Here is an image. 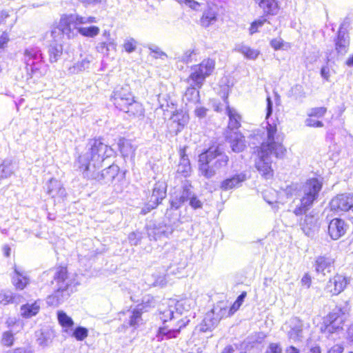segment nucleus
I'll use <instances>...</instances> for the list:
<instances>
[{
    "mask_svg": "<svg viewBox=\"0 0 353 353\" xmlns=\"http://www.w3.org/2000/svg\"><path fill=\"white\" fill-rule=\"evenodd\" d=\"M192 171L190 161H179L176 173L183 177L190 176Z\"/></svg>",
    "mask_w": 353,
    "mask_h": 353,
    "instance_id": "nucleus-29",
    "label": "nucleus"
},
{
    "mask_svg": "<svg viewBox=\"0 0 353 353\" xmlns=\"http://www.w3.org/2000/svg\"><path fill=\"white\" fill-rule=\"evenodd\" d=\"M310 353H321L320 347L314 346L310 347Z\"/></svg>",
    "mask_w": 353,
    "mask_h": 353,
    "instance_id": "nucleus-62",
    "label": "nucleus"
},
{
    "mask_svg": "<svg viewBox=\"0 0 353 353\" xmlns=\"http://www.w3.org/2000/svg\"><path fill=\"white\" fill-rule=\"evenodd\" d=\"M241 305L236 301H234L231 307L228 309L227 307H217L221 312V318H227L234 314L239 308Z\"/></svg>",
    "mask_w": 353,
    "mask_h": 353,
    "instance_id": "nucleus-30",
    "label": "nucleus"
},
{
    "mask_svg": "<svg viewBox=\"0 0 353 353\" xmlns=\"http://www.w3.org/2000/svg\"><path fill=\"white\" fill-rule=\"evenodd\" d=\"M72 336L77 341H83L88 336V330L84 327H77L73 331Z\"/></svg>",
    "mask_w": 353,
    "mask_h": 353,
    "instance_id": "nucleus-36",
    "label": "nucleus"
},
{
    "mask_svg": "<svg viewBox=\"0 0 353 353\" xmlns=\"http://www.w3.org/2000/svg\"><path fill=\"white\" fill-rule=\"evenodd\" d=\"M248 177L245 172L236 173L230 177L223 179L219 185L221 191L226 192L232 189L238 188L247 180Z\"/></svg>",
    "mask_w": 353,
    "mask_h": 353,
    "instance_id": "nucleus-14",
    "label": "nucleus"
},
{
    "mask_svg": "<svg viewBox=\"0 0 353 353\" xmlns=\"http://www.w3.org/2000/svg\"><path fill=\"white\" fill-rule=\"evenodd\" d=\"M99 28L97 26H90V27H80L78 28L79 33L87 37H94L99 34Z\"/></svg>",
    "mask_w": 353,
    "mask_h": 353,
    "instance_id": "nucleus-32",
    "label": "nucleus"
},
{
    "mask_svg": "<svg viewBox=\"0 0 353 353\" xmlns=\"http://www.w3.org/2000/svg\"><path fill=\"white\" fill-rule=\"evenodd\" d=\"M189 121V115L183 110H176L170 117L169 127L175 134L181 132Z\"/></svg>",
    "mask_w": 353,
    "mask_h": 353,
    "instance_id": "nucleus-11",
    "label": "nucleus"
},
{
    "mask_svg": "<svg viewBox=\"0 0 353 353\" xmlns=\"http://www.w3.org/2000/svg\"><path fill=\"white\" fill-rule=\"evenodd\" d=\"M63 54V46L61 44H56L50 47L49 50V59L50 62H55Z\"/></svg>",
    "mask_w": 353,
    "mask_h": 353,
    "instance_id": "nucleus-33",
    "label": "nucleus"
},
{
    "mask_svg": "<svg viewBox=\"0 0 353 353\" xmlns=\"http://www.w3.org/2000/svg\"><path fill=\"white\" fill-rule=\"evenodd\" d=\"M265 353H283V347L279 343H270Z\"/></svg>",
    "mask_w": 353,
    "mask_h": 353,
    "instance_id": "nucleus-40",
    "label": "nucleus"
},
{
    "mask_svg": "<svg viewBox=\"0 0 353 353\" xmlns=\"http://www.w3.org/2000/svg\"><path fill=\"white\" fill-rule=\"evenodd\" d=\"M3 253L6 257H9L11 254V248L9 245H6L3 247Z\"/></svg>",
    "mask_w": 353,
    "mask_h": 353,
    "instance_id": "nucleus-59",
    "label": "nucleus"
},
{
    "mask_svg": "<svg viewBox=\"0 0 353 353\" xmlns=\"http://www.w3.org/2000/svg\"><path fill=\"white\" fill-rule=\"evenodd\" d=\"M166 185L160 182L156 183L152 188V193L148 197V201L141 210V214H146L152 210L157 208L166 197Z\"/></svg>",
    "mask_w": 353,
    "mask_h": 353,
    "instance_id": "nucleus-8",
    "label": "nucleus"
},
{
    "mask_svg": "<svg viewBox=\"0 0 353 353\" xmlns=\"http://www.w3.org/2000/svg\"><path fill=\"white\" fill-rule=\"evenodd\" d=\"M8 17V13L6 11H1L0 12V23L2 22V21L7 18Z\"/></svg>",
    "mask_w": 353,
    "mask_h": 353,
    "instance_id": "nucleus-64",
    "label": "nucleus"
},
{
    "mask_svg": "<svg viewBox=\"0 0 353 353\" xmlns=\"http://www.w3.org/2000/svg\"><path fill=\"white\" fill-rule=\"evenodd\" d=\"M347 284L346 277L337 274L330 279L328 288L334 294H339L341 292Z\"/></svg>",
    "mask_w": 353,
    "mask_h": 353,
    "instance_id": "nucleus-17",
    "label": "nucleus"
},
{
    "mask_svg": "<svg viewBox=\"0 0 353 353\" xmlns=\"http://www.w3.org/2000/svg\"><path fill=\"white\" fill-rule=\"evenodd\" d=\"M234 137L229 134L227 139L230 143L232 150L235 152H239L245 148L244 136L239 132H234Z\"/></svg>",
    "mask_w": 353,
    "mask_h": 353,
    "instance_id": "nucleus-23",
    "label": "nucleus"
},
{
    "mask_svg": "<svg viewBox=\"0 0 353 353\" xmlns=\"http://www.w3.org/2000/svg\"><path fill=\"white\" fill-rule=\"evenodd\" d=\"M310 225H312L313 221L314 220L315 223L314 225V229H318L321 223V221L319 219H314V216L310 214ZM312 230V228L310 227V230Z\"/></svg>",
    "mask_w": 353,
    "mask_h": 353,
    "instance_id": "nucleus-57",
    "label": "nucleus"
},
{
    "mask_svg": "<svg viewBox=\"0 0 353 353\" xmlns=\"http://www.w3.org/2000/svg\"><path fill=\"white\" fill-rule=\"evenodd\" d=\"M196 55V52L194 50H189L184 52L180 58V61L185 64H188L194 61H196L194 57Z\"/></svg>",
    "mask_w": 353,
    "mask_h": 353,
    "instance_id": "nucleus-37",
    "label": "nucleus"
},
{
    "mask_svg": "<svg viewBox=\"0 0 353 353\" xmlns=\"http://www.w3.org/2000/svg\"><path fill=\"white\" fill-rule=\"evenodd\" d=\"M88 145V152L79 154L77 158L78 169L82 173L101 168L103 162L114 153L112 147L105 143L101 137L90 139Z\"/></svg>",
    "mask_w": 353,
    "mask_h": 353,
    "instance_id": "nucleus-2",
    "label": "nucleus"
},
{
    "mask_svg": "<svg viewBox=\"0 0 353 353\" xmlns=\"http://www.w3.org/2000/svg\"><path fill=\"white\" fill-rule=\"evenodd\" d=\"M266 22L267 19L264 17L254 20L249 27V34L252 35L259 32V28H261Z\"/></svg>",
    "mask_w": 353,
    "mask_h": 353,
    "instance_id": "nucleus-34",
    "label": "nucleus"
},
{
    "mask_svg": "<svg viewBox=\"0 0 353 353\" xmlns=\"http://www.w3.org/2000/svg\"><path fill=\"white\" fill-rule=\"evenodd\" d=\"M228 97H229V93L227 92H225L223 96L222 97V99L224 101V103H225V107L228 106V105H229V100H228Z\"/></svg>",
    "mask_w": 353,
    "mask_h": 353,
    "instance_id": "nucleus-61",
    "label": "nucleus"
},
{
    "mask_svg": "<svg viewBox=\"0 0 353 353\" xmlns=\"http://www.w3.org/2000/svg\"><path fill=\"white\" fill-rule=\"evenodd\" d=\"M74 25H80L86 23L85 19L81 16L73 17Z\"/></svg>",
    "mask_w": 353,
    "mask_h": 353,
    "instance_id": "nucleus-55",
    "label": "nucleus"
},
{
    "mask_svg": "<svg viewBox=\"0 0 353 353\" xmlns=\"http://www.w3.org/2000/svg\"><path fill=\"white\" fill-rule=\"evenodd\" d=\"M125 52L130 53L135 50L136 43L133 39L126 41L123 46Z\"/></svg>",
    "mask_w": 353,
    "mask_h": 353,
    "instance_id": "nucleus-45",
    "label": "nucleus"
},
{
    "mask_svg": "<svg viewBox=\"0 0 353 353\" xmlns=\"http://www.w3.org/2000/svg\"><path fill=\"white\" fill-rule=\"evenodd\" d=\"M347 341L350 344H353V323L349 326L347 330Z\"/></svg>",
    "mask_w": 353,
    "mask_h": 353,
    "instance_id": "nucleus-51",
    "label": "nucleus"
},
{
    "mask_svg": "<svg viewBox=\"0 0 353 353\" xmlns=\"http://www.w3.org/2000/svg\"><path fill=\"white\" fill-rule=\"evenodd\" d=\"M334 260L327 256H319L314 265L315 272L317 275L325 276L327 273H330L333 268Z\"/></svg>",
    "mask_w": 353,
    "mask_h": 353,
    "instance_id": "nucleus-16",
    "label": "nucleus"
},
{
    "mask_svg": "<svg viewBox=\"0 0 353 353\" xmlns=\"http://www.w3.org/2000/svg\"><path fill=\"white\" fill-rule=\"evenodd\" d=\"M226 113L229 117L228 128V130H238L241 128V115L230 105L225 107Z\"/></svg>",
    "mask_w": 353,
    "mask_h": 353,
    "instance_id": "nucleus-20",
    "label": "nucleus"
},
{
    "mask_svg": "<svg viewBox=\"0 0 353 353\" xmlns=\"http://www.w3.org/2000/svg\"><path fill=\"white\" fill-rule=\"evenodd\" d=\"M11 173V170L8 166V165L5 163H1L0 165V177L6 178Z\"/></svg>",
    "mask_w": 353,
    "mask_h": 353,
    "instance_id": "nucleus-47",
    "label": "nucleus"
},
{
    "mask_svg": "<svg viewBox=\"0 0 353 353\" xmlns=\"http://www.w3.org/2000/svg\"><path fill=\"white\" fill-rule=\"evenodd\" d=\"M345 63L349 67H353V54L346 60Z\"/></svg>",
    "mask_w": 353,
    "mask_h": 353,
    "instance_id": "nucleus-63",
    "label": "nucleus"
},
{
    "mask_svg": "<svg viewBox=\"0 0 353 353\" xmlns=\"http://www.w3.org/2000/svg\"><path fill=\"white\" fill-rule=\"evenodd\" d=\"M348 310L347 305L336 306L323 319V325L321 327V330L333 333L342 329Z\"/></svg>",
    "mask_w": 353,
    "mask_h": 353,
    "instance_id": "nucleus-7",
    "label": "nucleus"
},
{
    "mask_svg": "<svg viewBox=\"0 0 353 353\" xmlns=\"http://www.w3.org/2000/svg\"><path fill=\"white\" fill-rule=\"evenodd\" d=\"M159 318L162 325L157 332V336L163 339L174 338L184 328L189 320L181 313H174L170 308H166L159 313Z\"/></svg>",
    "mask_w": 353,
    "mask_h": 353,
    "instance_id": "nucleus-6",
    "label": "nucleus"
},
{
    "mask_svg": "<svg viewBox=\"0 0 353 353\" xmlns=\"http://www.w3.org/2000/svg\"><path fill=\"white\" fill-rule=\"evenodd\" d=\"M258 3L265 15H273L278 9V3L276 0H258Z\"/></svg>",
    "mask_w": 353,
    "mask_h": 353,
    "instance_id": "nucleus-26",
    "label": "nucleus"
},
{
    "mask_svg": "<svg viewBox=\"0 0 353 353\" xmlns=\"http://www.w3.org/2000/svg\"><path fill=\"white\" fill-rule=\"evenodd\" d=\"M143 312L140 310H134L130 317L129 325L135 327L139 325V321L141 319Z\"/></svg>",
    "mask_w": 353,
    "mask_h": 353,
    "instance_id": "nucleus-38",
    "label": "nucleus"
},
{
    "mask_svg": "<svg viewBox=\"0 0 353 353\" xmlns=\"http://www.w3.org/2000/svg\"><path fill=\"white\" fill-rule=\"evenodd\" d=\"M270 43L274 50H281L284 46V42L281 39H272Z\"/></svg>",
    "mask_w": 353,
    "mask_h": 353,
    "instance_id": "nucleus-44",
    "label": "nucleus"
},
{
    "mask_svg": "<svg viewBox=\"0 0 353 353\" xmlns=\"http://www.w3.org/2000/svg\"><path fill=\"white\" fill-rule=\"evenodd\" d=\"M267 107H266V115L265 119H268L272 113V102L270 97L266 98Z\"/></svg>",
    "mask_w": 353,
    "mask_h": 353,
    "instance_id": "nucleus-49",
    "label": "nucleus"
},
{
    "mask_svg": "<svg viewBox=\"0 0 353 353\" xmlns=\"http://www.w3.org/2000/svg\"><path fill=\"white\" fill-rule=\"evenodd\" d=\"M323 126V123L322 121L319 120H315L314 119L310 117V127L314 128H321Z\"/></svg>",
    "mask_w": 353,
    "mask_h": 353,
    "instance_id": "nucleus-56",
    "label": "nucleus"
},
{
    "mask_svg": "<svg viewBox=\"0 0 353 353\" xmlns=\"http://www.w3.org/2000/svg\"><path fill=\"white\" fill-rule=\"evenodd\" d=\"M21 316L24 319H30L37 315L40 311V305L37 301L32 303H26L23 304L21 307Z\"/></svg>",
    "mask_w": 353,
    "mask_h": 353,
    "instance_id": "nucleus-21",
    "label": "nucleus"
},
{
    "mask_svg": "<svg viewBox=\"0 0 353 353\" xmlns=\"http://www.w3.org/2000/svg\"><path fill=\"white\" fill-rule=\"evenodd\" d=\"M119 149L121 152H127V150L125 149V147L128 145H130L129 143L125 140L124 139L119 140Z\"/></svg>",
    "mask_w": 353,
    "mask_h": 353,
    "instance_id": "nucleus-53",
    "label": "nucleus"
},
{
    "mask_svg": "<svg viewBox=\"0 0 353 353\" xmlns=\"http://www.w3.org/2000/svg\"><path fill=\"white\" fill-rule=\"evenodd\" d=\"M10 41L8 33L3 32L0 36V50L4 49Z\"/></svg>",
    "mask_w": 353,
    "mask_h": 353,
    "instance_id": "nucleus-46",
    "label": "nucleus"
},
{
    "mask_svg": "<svg viewBox=\"0 0 353 353\" xmlns=\"http://www.w3.org/2000/svg\"><path fill=\"white\" fill-rule=\"evenodd\" d=\"M236 50L243 55V57L250 60L256 59L260 54V51L258 49L251 48L246 45H241Z\"/></svg>",
    "mask_w": 353,
    "mask_h": 353,
    "instance_id": "nucleus-27",
    "label": "nucleus"
},
{
    "mask_svg": "<svg viewBox=\"0 0 353 353\" xmlns=\"http://www.w3.org/2000/svg\"><path fill=\"white\" fill-rule=\"evenodd\" d=\"M327 111V109L324 107H319L316 108H312L310 110V117H316L317 118H321L324 116Z\"/></svg>",
    "mask_w": 353,
    "mask_h": 353,
    "instance_id": "nucleus-42",
    "label": "nucleus"
},
{
    "mask_svg": "<svg viewBox=\"0 0 353 353\" xmlns=\"http://www.w3.org/2000/svg\"><path fill=\"white\" fill-rule=\"evenodd\" d=\"M320 74L321 78L325 81H330V68L327 63L323 65L320 70Z\"/></svg>",
    "mask_w": 353,
    "mask_h": 353,
    "instance_id": "nucleus-41",
    "label": "nucleus"
},
{
    "mask_svg": "<svg viewBox=\"0 0 353 353\" xmlns=\"http://www.w3.org/2000/svg\"><path fill=\"white\" fill-rule=\"evenodd\" d=\"M285 353H299V351L295 347L291 345L285 349Z\"/></svg>",
    "mask_w": 353,
    "mask_h": 353,
    "instance_id": "nucleus-60",
    "label": "nucleus"
},
{
    "mask_svg": "<svg viewBox=\"0 0 353 353\" xmlns=\"http://www.w3.org/2000/svg\"><path fill=\"white\" fill-rule=\"evenodd\" d=\"M180 5H186L193 10H199L201 3L195 0H174Z\"/></svg>",
    "mask_w": 353,
    "mask_h": 353,
    "instance_id": "nucleus-39",
    "label": "nucleus"
},
{
    "mask_svg": "<svg viewBox=\"0 0 353 353\" xmlns=\"http://www.w3.org/2000/svg\"><path fill=\"white\" fill-rule=\"evenodd\" d=\"M307 206L308 205L307 204V203H302L299 207H297L294 210V214L297 216L305 214L308 210Z\"/></svg>",
    "mask_w": 353,
    "mask_h": 353,
    "instance_id": "nucleus-48",
    "label": "nucleus"
},
{
    "mask_svg": "<svg viewBox=\"0 0 353 353\" xmlns=\"http://www.w3.org/2000/svg\"><path fill=\"white\" fill-rule=\"evenodd\" d=\"M246 296H247V292H243L237 297V299H236L235 301H236L239 303V305H241L243 302V300H244V299L245 298Z\"/></svg>",
    "mask_w": 353,
    "mask_h": 353,
    "instance_id": "nucleus-58",
    "label": "nucleus"
},
{
    "mask_svg": "<svg viewBox=\"0 0 353 353\" xmlns=\"http://www.w3.org/2000/svg\"><path fill=\"white\" fill-rule=\"evenodd\" d=\"M179 156H180V161H190V159L188 157V155L186 154V146H183L182 148H180L179 150Z\"/></svg>",
    "mask_w": 353,
    "mask_h": 353,
    "instance_id": "nucleus-52",
    "label": "nucleus"
},
{
    "mask_svg": "<svg viewBox=\"0 0 353 353\" xmlns=\"http://www.w3.org/2000/svg\"><path fill=\"white\" fill-rule=\"evenodd\" d=\"M110 101L119 111L126 114L130 118L144 117L145 108L128 86L114 89L110 96Z\"/></svg>",
    "mask_w": 353,
    "mask_h": 353,
    "instance_id": "nucleus-4",
    "label": "nucleus"
},
{
    "mask_svg": "<svg viewBox=\"0 0 353 353\" xmlns=\"http://www.w3.org/2000/svg\"><path fill=\"white\" fill-rule=\"evenodd\" d=\"M323 187V177L310 178V206L316 201Z\"/></svg>",
    "mask_w": 353,
    "mask_h": 353,
    "instance_id": "nucleus-25",
    "label": "nucleus"
},
{
    "mask_svg": "<svg viewBox=\"0 0 353 353\" xmlns=\"http://www.w3.org/2000/svg\"><path fill=\"white\" fill-rule=\"evenodd\" d=\"M278 119L272 123L268 122L265 125L266 140L259 146L254 148V166L263 178L272 179L274 170L272 167L270 156L274 155L277 159L283 158L287 154V148L283 143V134L278 133Z\"/></svg>",
    "mask_w": 353,
    "mask_h": 353,
    "instance_id": "nucleus-1",
    "label": "nucleus"
},
{
    "mask_svg": "<svg viewBox=\"0 0 353 353\" xmlns=\"http://www.w3.org/2000/svg\"><path fill=\"white\" fill-rule=\"evenodd\" d=\"M215 68V60L210 57L203 59L200 63L193 65L186 79L190 86L186 88L185 94L192 95L196 92L199 96V90L203 87L205 79L213 74Z\"/></svg>",
    "mask_w": 353,
    "mask_h": 353,
    "instance_id": "nucleus-5",
    "label": "nucleus"
},
{
    "mask_svg": "<svg viewBox=\"0 0 353 353\" xmlns=\"http://www.w3.org/2000/svg\"><path fill=\"white\" fill-rule=\"evenodd\" d=\"M217 19L218 13L214 10L212 7H208V8L203 12L199 21L202 27L208 28L214 24L217 21Z\"/></svg>",
    "mask_w": 353,
    "mask_h": 353,
    "instance_id": "nucleus-22",
    "label": "nucleus"
},
{
    "mask_svg": "<svg viewBox=\"0 0 353 353\" xmlns=\"http://www.w3.org/2000/svg\"><path fill=\"white\" fill-rule=\"evenodd\" d=\"M229 157L219 145L212 144L198 156V171L205 179H210L216 170L226 167Z\"/></svg>",
    "mask_w": 353,
    "mask_h": 353,
    "instance_id": "nucleus-3",
    "label": "nucleus"
},
{
    "mask_svg": "<svg viewBox=\"0 0 353 353\" xmlns=\"http://www.w3.org/2000/svg\"><path fill=\"white\" fill-rule=\"evenodd\" d=\"M335 50L339 54H345L349 49L350 37L345 28L341 26L334 39Z\"/></svg>",
    "mask_w": 353,
    "mask_h": 353,
    "instance_id": "nucleus-13",
    "label": "nucleus"
},
{
    "mask_svg": "<svg viewBox=\"0 0 353 353\" xmlns=\"http://www.w3.org/2000/svg\"><path fill=\"white\" fill-rule=\"evenodd\" d=\"M15 341L14 334L10 330L5 331L2 333L1 337V343L3 347H12Z\"/></svg>",
    "mask_w": 353,
    "mask_h": 353,
    "instance_id": "nucleus-31",
    "label": "nucleus"
},
{
    "mask_svg": "<svg viewBox=\"0 0 353 353\" xmlns=\"http://www.w3.org/2000/svg\"><path fill=\"white\" fill-rule=\"evenodd\" d=\"M68 278V268L66 266H59L54 276V280L58 283H63Z\"/></svg>",
    "mask_w": 353,
    "mask_h": 353,
    "instance_id": "nucleus-35",
    "label": "nucleus"
},
{
    "mask_svg": "<svg viewBox=\"0 0 353 353\" xmlns=\"http://www.w3.org/2000/svg\"><path fill=\"white\" fill-rule=\"evenodd\" d=\"M222 319L219 307H216L205 314L203 319L199 325V329L202 332L212 331Z\"/></svg>",
    "mask_w": 353,
    "mask_h": 353,
    "instance_id": "nucleus-12",
    "label": "nucleus"
},
{
    "mask_svg": "<svg viewBox=\"0 0 353 353\" xmlns=\"http://www.w3.org/2000/svg\"><path fill=\"white\" fill-rule=\"evenodd\" d=\"M344 351V345L343 344H336L333 345L329 350L327 353H343Z\"/></svg>",
    "mask_w": 353,
    "mask_h": 353,
    "instance_id": "nucleus-50",
    "label": "nucleus"
},
{
    "mask_svg": "<svg viewBox=\"0 0 353 353\" xmlns=\"http://www.w3.org/2000/svg\"><path fill=\"white\" fill-rule=\"evenodd\" d=\"M57 320L59 325L63 328H71L74 325V321L72 318L67 315L65 312L59 310L57 313Z\"/></svg>",
    "mask_w": 353,
    "mask_h": 353,
    "instance_id": "nucleus-28",
    "label": "nucleus"
},
{
    "mask_svg": "<svg viewBox=\"0 0 353 353\" xmlns=\"http://www.w3.org/2000/svg\"><path fill=\"white\" fill-rule=\"evenodd\" d=\"M206 108H203V107H199L197 108L194 112H195V114L199 117V118H202V117H204L206 114Z\"/></svg>",
    "mask_w": 353,
    "mask_h": 353,
    "instance_id": "nucleus-54",
    "label": "nucleus"
},
{
    "mask_svg": "<svg viewBox=\"0 0 353 353\" xmlns=\"http://www.w3.org/2000/svg\"><path fill=\"white\" fill-rule=\"evenodd\" d=\"M120 172L118 165L112 164L108 168L103 169L99 174L95 176V179L98 181L104 180L106 181H112Z\"/></svg>",
    "mask_w": 353,
    "mask_h": 353,
    "instance_id": "nucleus-18",
    "label": "nucleus"
},
{
    "mask_svg": "<svg viewBox=\"0 0 353 353\" xmlns=\"http://www.w3.org/2000/svg\"><path fill=\"white\" fill-rule=\"evenodd\" d=\"M72 25H74L73 15L63 14L60 18L59 29L62 34L67 35L68 38H71L72 33Z\"/></svg>",
    "mask_w": 353,
    "mask_h": 353,
    "instance_id": "nucleus-19",
    "label": "nucleus"
},
{
    "mask_svg": "<svg viewBox=\"0 0 353 353\" xmlns=\"http://www.w3.org/2000/svg\"><path fill=\"white\" fill-rule=\"evenodd\" d=\"M14 297L6 292H0V303L8 305L13 302Z\"/></svg>",
    "mask_w": 353,
    "mask_h": 353,
    "instance_id": "nucleus-43",
    "label": "nucleus"
},
{
    "mask_svg": "<svg viewBox=\"0 0 353 353\" xmlns=\"http://www.w3.org/2000/svg\"><path fill=\"white\" fill-rule=\"evenodd\" d=\"M14 276L12 278V284L17 290H23L30 283L28 276L23 275L16 268L14 270Z\"/></svg>",
    "mask_w": 353,
    "mask_h": 353,
    "instance_id": "nucleus-24",
    "label": "nucleus"
},
{
    "mask_svg": "<svg viewBox=\"0 0 353 353\" xmlns=\"http://www.w3.org/2000/svg\"><path fill=\"white\" fill-rule=\"evenodd\" d=\"M191 191L188 186L183 187V194L179 196H176L170 201V207L174 210L179 209L182 205L190 199V205L194 209L201 208L202 202L196 196H190Z\"/></svg>",
    "mask_w": 353,
    "mask_h": 353,
    "instance_id": "nucleus-10",
    "label": "nucleus"
},
{
    "mask_svg": "<svg viewBox=\"0 0 353 353\" xmlns=\"http://www.w3.org/2000/svg\"><path fill=\"white\" fill-rule=\"evenodd\" d=\"M347 228V225L343 219H333L328 225V233L332 239L337 240L345 234Z\"/></svg>",
    "mask_w": 353,
    "mask_h": 353,
    "instance_id": "nucleus-15",
    "label": "nucleus"
},
{
    "mask_svg": "<svg viewBox=\"0 0 353 353\" xmlns=\"http://www.w3.org/2000/svg\"><path fill=\"white\" fill-rule=\"evenodd\" d=\"M330 210L336 213L353 212V194H338L330 202Z\"/></svg>",
    "mask_w": 353,
    "mask_h": 353,
    "instance_id": "nucleus-9",
    "label": "nucleus"
}]
</instances>
